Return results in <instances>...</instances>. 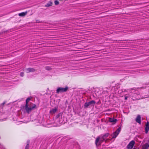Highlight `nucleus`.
<instances>
[{
	"label": "nucleus",
	"instance_id": "obj_1",
	"mask_svg": "<svg viewBox=\"0 0 149 149\" xmlns=\"http://www.w3.org/2000/svg\"><path fill=\"white\" fill-rule=\"evenodd\" d=\"M109 134L108 133L105 134L102 136H99L96 139L95 144L96 146L101 145L102 143L107 140V138L108 137Z\"/></svg>",
	"mask_w": 149,
	"mask_h": 149
},
{
	"label": "nucleus",
	"instance_id": "obj_2",
	"mask_svg": "<svg viewBox=\"0 0 149 149\" xmlns=\"http://www.w3.org/2000/svg\"><path fill=\"white\" fill-rule=\"evenodd\" d=\"M30 100L29 98H28L26 100V103L24 106L23 107V109L26 110V111L28 113H29L31 111L36 108V106L35 104H34L33 105L32 107L30 106L29 107L28 104L29 101Z\"/></svg>",
	"mask_w": 149,
	"mask_h": 149
},
{
	"label": "nucleus",
	"instance_id": "obj_3",
	"mask_svg": "<svg viewBox=\"0 0 149 149\" xmlns=\"http://www.w3.org/2000/svg\"><path fill=\"white\" fill-rule=\"evenodd\" d=\"M64 117L63 113H60L57 114L55 116V121L62 123L64 120Z\"/></svg>",
	"mask_w": 149,
	"mask_h": 149
},
{
	"label": "nucleus",
	"instance_id": "obj_4",
	"mask_svg": "<svg viewBox=\"0 0 149 149\" xmlns=\"http://www.w3.org/2000/svg\"><path fill=\"white\" fill-rule=\"evenodd\" d=\"M68 89V86H66L64 88L59 87L56 89V93H59L65 92L67 91Z\"/></svg>",
	"mask_w": 149,
	"mask_h": 149
},
{
	"label": "nucleus",
	"instance_id": "obj_5",
	"mask_svg": "<svg viewBox=\"0 0 149 149\" xmlns=\"http://www.w3.org/2000/svg\"><path fill=\"white\" fill-rule=\"evenodd\" d=\"M121 129V127H120L115 132L113 133L112 135V138H115L117 136L120 131Z\"/></svg>",
	"mask_w": 149,
	"mask_h": 149
},
{
	"label": "nucleus",
	"instance_id": "obj_6",
	"mask_svg": "<svg viewBox=\"0 0 149 149\" xmlns=\"http://www.w3.org/2000/svg\"><path fill=\"white\" fill-rule=\"evenodd\" d=\"M135 143V141L134 140L131 141L127 146V149H132Z\"/></svg>",
	"mask_w": 149,
	"mask_h": 149
},
{
	"label": "nucleus",
	"instance_id": "obj_7",
	"mask_svg": "<svg viewBox=\"0 0 149 149\" xmlns=\"http://www.w3.org/2000/svg\"><path fill=\"white\" fill-rule=\"evenodd\" d=\"M132 93L131 96V99L133 100L138 99V98H139V97H138V95L137 93Z\"/></svg>",
	"mask_w": 149,
	"mask_h": 149
},
{
	"label": "nucleus",
	"instance_id": "obj_8",
	"mask_svg": "<svg viewBox=\"0 0 149 149\" xmlns=\"http://www.w3.org/2000/svg\"><path fill=\"white\" fill-rule=\"evenodd\" d=\"M136 121L139 124H141V117L139 115H138L136 119Z\"/></svg>",
	"mask_w": 149,
	"mask_h": 149
},
{
	"label": "nucleus",
	"instance_id": "obj_9",
	"mask_svg": "<svg viewBox=\"0 0 149 149\" xmlns=\"http://www.w3.org/2000/svg\"><path fill=\"white\" fill-rule=\"evenodd\" d=\"M109 122L111 123H113V124H115L117 121V120L114 118H109Z\"/></svg>",
	"mask_w": 149,
	"mask_h": 149
},
{
	"label": "nucleus",
	"instance_id": "obj_10",
	"mask_svg": "<svg viewBox=\"0 0 149 149\" xmlns=\"http://www.w3.org/2000/svg\"><path fill=\"white\" fill-rule=\"evenodd\" d=\"M57 110V108L56 107L51 109L50 110L49 113L51 114H54L56 112Z\"/></svg>",
	"mask_w": 149,
	"mask_h": 149
},
{
	"label": "nucleus",
	"instance_id": "obj_11",
	"mask_svg": "<svg viewBox=\"0 0 149 149\" xmlns=\"http://www.w3.org/2000/svg\"><path fill=\"white\" fill-rule=\"evenodd\" d=\"M149 130V122L148 121L145 127V133L147 134Z\"/></svg>",
	"mask_w": 149,
	"mask_h": 149
},
{
	"label": "nucleus",
	"instance_id": "obj_12",
	"mask_svg": "<svg viewBox=\"0 0 149 149\" xmlns=\"http://www.w3.org/2000/svg\"><path fill=\"white\" fill-rule=\"evenodd\" d=\"M131 94L132 93L131 92L129 93L128 94H126L125 95V100H126L127 99L129 98L131 99Z\"/></svg>",
	"mask_w": 149,
	"mask_h": 149
},
{
	"label": "nucleus",
	"instance_id": "obj_13",
	"mask_svg": "<svg viewBox=\"0 0 149 149\" xmlns=\"http://www.w3.org/2000/svg\"><path fill=\"white\" fill-rule=\"evenodd\" d=\"M35 71V69L33 68H29L26 69V72L27 73L33 72Z\"/></svg>",
	"mask_w": 149,
	"mask_h": 149
},
{
	"label": "nucleus",
	"instance_id": "obj_14",
	"mask_svg": "<svg viewBox=\"0 0 149 149\" xmlns=\"http://www.w3.org/2000/svg\"><path fill=\"white\" fill-rule=\"evenodd\" d=\"M27 11L25 12H23L19 13L18 15L19 16H24L27 14Z\"/></svg>",
	"mask_w": 149,
	"mask_h": 149
},
{
	"label": "nucleus",
	"instance_id": "obj_15",
	"mask_svg": "<svg viewBox=\"0 0 149 149\" xmlns=\"http://www.w3.org/2000/svg\"><path fill=\"white\" fill-rule=\"evenodd\" d=\"M52 4L53 2L52 1H50L46 4L45 6L49 7L52 6Z\"/></svg>",
	"mask_w": 149,
	"mask_h": 149
},
{
	"label": "nucleus",
	"instance_id": "obj_16",
	"mask_svg": "<svg viewBox=\"0 0 149 149\" xmlns=\"http://www.w3.org/2000/svg\"><path fill=\"white\" fill-rule=\"evenodd\" d=\"M147 143H146L144 145L142 149H148V148L149 147V146H148Z\"/></svg>",
	"mask_w": 149,
	"mask_h": 149
},
{
	"label": "nucleus",
	"instance_id": "obj_17",
	"mask_svg": "<svg viewBox=\"0 0 149 149\" xmlns=\"http://www.w3.org/2000/svg\"><path fill=\"white\" fill-rule=\"evenodd\" d=\"M90 105L89 102H86L84 104V107H87L88 106Z\"/></svg>",
	"mask_w": 149,
	"mask_h": 149
},
{
	"label": "nucleus",
	"instance_id": "obj_18",
	"mask_svg": "<svg viewBox=\"0 0 149 149\" xmlns=\"http://www.w3.org/2000/svg\"><path fill=\"white\" fill-rule=\"evenodd\" d=\"M45 69L47 70H52V68L50 66H47L46 67Z\"/></svg>",
	"mask_w": 149,
	"mask_h": 149
},
{
	"label": "nucleus",
	"instance_id": "obj_19",
	"mask_svg": "<svg viewBox=\"0 0 149 149\" xmlns=\"http://www.w3.org/2000/svg\"><path fill=\"white\" fill-rule=\"evenodd\" d=\"M89 102V103H90V105L93 104V105H94L95 103V101L93 100H92L91 101H90V102Z\"/></svg>",
	"mask_w": 149,
	"mask_h": 149
},
{
	"label": "nucleus",
	"instance_id": "obj_20",
	"mask_svg": "<svg viewBox=\"0 0 149 149\" xmlns=\"http://www.w3.org/2000/svg\"><path fill=\"white\" fill-rule=\"evenodd\" d=\"M29 142L28 141H27V144L26 145L25 148V149H29Z\"/></svg>",
	"mask_w": 149,
	"mask_h": 149
},
{
	"label": "nucleus",
	"instance_id": "obj_21",
	"mask_svg": "<svg viewBox=\"0 0 149 149\" xmlns=\"http://www.w3.org/2000/svg\"><path fill=\"white\" fill-rule=\"evenodd\" d=\"M54 3L56 5H58L59 4V1L58 0H55L54 1Z\"/></svg>",
	"mask_w": 149,
	"mask_h": 149
},
{
	"label": "nucleus",
	"instance_id": "obj_22",
	"mask_svg": "<svg viewBox=\"0 0 149 149\" xmlns=\"http://www.w3.org/2000/svg\"><path fill=\"white\" fill-rule=\"evenodd\" d=\"M0 148H1V149H5L3 146L1 144H0Z\"/></svg>",
	"mask_w": 149,
	"mask_h": 149
},
{
	"label": "nucleus",
	"instance_id": "obj_23",
	"mask_svg": "<svg viewBox=\"0 0 149 149\" xmlns=\"http://www.w3.org/2000/svg\"><path fill=\"white\" fill-rule=\"evenodd\" d=\"M20 76L21 77H23L24 76V72H22L20 73Z\"/></svg>",
	"mask_w": 149,
	"mask_h": 149
},
{
	"label": "nucleus",
	"instance_id": "obj_24",
	"mask_svg": "<svg viewBox=\"0 0 149 149\" xmlns=\"http://www.w3.org/2000/svg\"><path fill=\"white\" fill-rule=\"evenodd\" d=\"M13 120L14 121H17L18 122H20L18 120H17V119H15L14 118H13Z\"/></svg>",
	"mask_w": 149,
	"mask_h": 149
},
{
	"label": "nucleus",
	"instance_id": "obj_25",
	"mask_svg": "<svg viewBox=\"0 0 149 149\" xmlns=\"http://www.w3.org/2000/svg\"><path fill=\"white\" fill-rule=\"evenodd\" d=\"M36 22L37 23H39L40 22L39 21V20H36Z\"/></svg>",
	"mask_w": 149,
	"mask_h": 149
},
{
	"label": "nucleus",
	"instance_id": "obj_26",
	"mask_svg": "<svg viewBox=\"0 0 149 149\" xmlns=\"http://www.w3.org/2000/svg\"><path fill=\"white\" fill-rule=\"evenodd\" d=\"M5 104V102H3L2 104L3 105H4Z\"/></svg>",
	"mask_w": 149,
	"mask_h": 149
},
{
	"label": "nucleus",
	"instance_id": "obj_27",
	"mask_svg": "<svg viewBox=\"0 0 149 149\" xmlns=\"http://www.w3.org/2000/svg\"><path fill=\"white\" fill-rule=\"evenodd\" d=\"M142 88H143V89L145 88H146V87H141Z\"/></svg>",
	"mask_w": 149,
	"mask_h": 149
}]
</instances>
